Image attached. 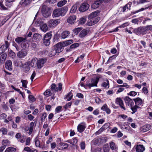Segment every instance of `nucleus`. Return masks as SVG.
<instances>
[{"label":"nucleus","instance_id":"nucleus-23","mask_svg":"<svg viewBox=\"0 0 152 152\" xmlns=\"http://www.w3.org/2000/svg\"><path fill=\"white\" fill-rule=\"evenodd\" d=\"M88 31L85 29L82 30L79 34V37L80 38H83L85 37L88 33Z\"/></svg>","mask_w":152,"mask_h":152},{"label":"nucleus","instance_id":"nucleus-3","mask_svg":"<svg viewBox=\"0 0 152 152\" xmlns=\"http://www.w3.org/2000/svg\"><path fill=\"white\" fill-rule=\"evenodd\" d=\"M52 35L51 33L46 34L43 37V43L46 46H49L50 43V40Z\"/></svg>","mask_w":152,"mask_h":152},{"label":"nucleus","instance_id":"nucleus-63","mask_svg":"<svg viewBox=\"0 0 152 152\" xmlns=\"http://www.w3.org/2000/svg\"><path fill=\"white\" fill-rule=\"evenodd\" d=\"M31 2L30 0H25L23 2V4L26 6L27 5L29 4Z\"/></svg>","mask_w":152,"mask_h":152},{"label":"nucleus","instance_id":"nucleus-35","mask_svg":"<svg viewBox=\"0 0 152 152\" xmlns=\"http://www.w3.org/2000/svg\"><path fill=\"white\" fill-rule=\"evenodd\" d=\"M7 56V54L6 53H4L0 56V61L1 63H3L5 60Z\"/></svg>","mask_w":152,"mask_h":152},{"label":"nucleus","instance_id":"nucleus-47","mask_svg":"<svg viewBox=\"0 0 152 152\" xmlns=\"http://www.w3.org/2000/svg\"><path fill=\"white\" fill-rule=\"evenodd\" d=\"M109 148L108 145L107 144L104 145V146L103 151L104 152H109Z\"/></svg>","mask_w":152,"mask_h":152},{"label":"nucleus","instance_id":"nucleus-40","mask_svg":"<svg viewBox=\"0 0 152 152\" xmlns=\"http://www.w3.org/2000/svg\"><path fill=\"white\" fill-rule=\"evenodd\" d=\"M34 125V122H32L30 124V127L29 129V132H28V134L29 135H31L33 132V127Z\"/></svg>","mask_w":152,"mask_h":152},{"label":"nucleus","instance_id":"nucleus-16","mask_svg":"<svg viewBox=\"0 0 152 152\" xmlns=\"http://www.w3.org/2000/svg\"><path fill=\"white\" fill-rule=\"evenodd\" d=\"M136 151L137 152H143L145 149V147L142 145H138L135 147Z\"/></svg>","mask_w":152,"mask_h":152},{"label":"nucleus","instance_id":"nucleus-59","mask_svg":"<svg viewBox=\"0 0 152 152\" xmlns=\"http://www.w3.org/2000/svg\"><path fill=\"white\" fill-rule=\"evenodd\" d=\"M72 141L73 142V145H74L77 144L78 142V140L77 139V137H73L72 138Z\"/></svg>","mask_w":152,"mask_h":152},{"label":"nucleus","instance_id":"nucleus-4","mask_svg":"<svg viewBox=\"0 0 152 152\" xmlns=\"http://www.w3.org/2000/svg\"><path fill=\"white\" fill-rule=\"evenodd\" d=\"M42 15L45 18H47L50 15V9L47 6L43 5L41 10Z\"/></svg>","mask_w":152,"mask_h":152},{"label":"nucleus","instance_id":"nucleus-54","mask_svg":"<svg viewBox=\"0 0 152 152\" xmlns=\"http://www.w3.org/2000/svg\"><path fill=\"white\" fill-rule=\"evenodd\" d=\"M0 131L2 132V134L4 135L7 134V130L6 128H1Z\"/></svg>","mask_w":152,"mask_h":152},{"label":"nucleus","instance_id":"nucleus-14","mask_svg":"<svg viewBox=\"0 0 152 152\" xmlns=\"http://www.w3.org/2000/svg\"><path fill=\"white\" fill-rule=\"evenodd\" d=\"M115 103L119 105L121 108L124 110H125V108L124 104L123 102L122 99L120 97L117 98L115 99Z\"/></svg>","mask_w":152,"mask_h":152},{"label":"nucleus","instance_id":"nucleus-12","mask_svg":"<svg viewBox=\"0 0 152 152\" xmlns=\"http://www.w3.org/2000/svg\"><path fill=\"white\" fill-rule=\"evenodd\" d=\"M86 127V124L85 122H83L80 123L77 126V130L78 132L81 133L83 132Z\"/></svg>","mask_w":152,"mask_h":152},{"label":"nucleus","instance_id":"nucleus-46","mask_svg":"<svg viewBox=\"0 0 152 152\" xmlns=\"http://www.w3.org/2000/svg\"><path fill=\"white\" fill-rule=\"evenodd\" d=\"M73 42V41L72 40L70 39L64 42V44L65 46H66L72 43Z\"/></svg>","mask_w":152,"mask_h":152},{"label":"nucleus","instance_id":"nucleus-28","mask_svg":"<svg viewBox=\"0 0 152 152\" xmlns=\"http://www.w3.org/2000/svg\"><path fill=\"white\" fill-rule=\"evenodd\" d=\"M136 105L137 106L141 105L142 104V100L140 98H137L134 99Z\"/></svg>","mask_w":152,"mask_h":152},{"label":"nucleus","instance_id":"nucleus-6","mask_svg":"<svg viewBox=\"0 0 152 152\" xmlns=\"http://www.w3.org/2000/svg\"><path fill=\"white\" fill-rule=\"evenodd\" d=\"M134 32L137 35L144 34L146 32V29L144 27H140L137 28H135L134 30Z\"/></svg>","mask_w":152,"mask_h":152},{"label":"nucleus","instance_id":"nucleus-58","mask_svg":"<svg viewBox=\"0 0 152 152\" xmlns=\"http://www.w3.org/2000/svg\"><path fill=\"white\" fill-rule=\"evenodd\" d=\"M128 94L131 96H135L137 94V92L134 91H131Z\"/></svg>","mask_w":152,"mask_h":152},{"label":"nucleus","instance_id":"nucleus-57","mask_svg":"<svg viewBox=\"0 0 152 152\" xmlns=\"http://www.w3.org/2000/svg\"><path fill=\"white\" fill-rule=\"evenodd\" d=\"M86 18L84 17L80 19L79 23L81 24H83L86 22Z\"/></svg>","mask_w":152,"mask_h":152},{"label":"nucleus","instance_id":"nucleus-7","mask_svg":"<svg viewBox=\"0 0 152 152\" xmlns=\"http://www.w3.org/2000/svg\"><path fill=\"white\" fill-rule=\"evenodd\" d=\"M10 44L7 41H5V44L0 45V55L5 52L9 47Z\"/></svg>","mask_w":152,"mask_h":152},{"label":"nucleus","instance_id":"nucleus-24","mask_svg":"<svg viewBox=\"0 0 152 152\" xmlns=\"http://www.w3.org/2000/svg\"><path fill=\"white\" fill-rule=\"evenodd\" d=\"M26 39V37H18L15 39V41L18 44H20L21 42L22 43L25 42Z\"/></svg>","mask_w":152,"mask_h":152},{"label":"nucleus","instance_id":"nucleus-44","mask_svg":"<svg viewBox=\"0 0 152 152\" xmlns=\"http://www.w3.org/2000/svg\"><path fill=\"white\" fill-rule=\"evenodd\" d=\"M99 2L97 1H96L92 5L91 7L94 9H96L99 7Z\"/></svg>","mask_w":152,"mask_h":152},{"label":"nucleus","instance_id":"nucleus-52","mask_svg":"<svg viewBox=\"0 0 152 152\" xmlns=\"http://www.w3.org/2000/svg\"><path fill=\"white\" fill-rule=\"evenodd\" d=\"M28 98L31 102H34L36 100V98L32 95H29Z\"/></svg>","mask_w":152,"mask_h":152},{"label":"nucleus","instance_id":"nucleus-39","mask_svg":"<svg viewBox=\"0 0 152 152\" xmlns=\"http://www.w3.org/2000/svg\"><path fill=\"white\" fill-rule=\"evenodd\" d=\"M56 54H57L56 50L55 48H53L52 49L49 53V56H50L52 57L55 56Z\"/></svg>","mask_w":152,"mask_h":152},{"label":"nucleus","instance_id":"nucleus-41","mask_svg":"<svg viewBox=\"0 0 152 152\" xmlns=\"http://www.w3.org/2000/svg\"><path fill=\"white\" fill-rule=\"evenodd\" d=\"M73 96V94L70 91L68 93L67 95H66V97L65 98V99H67V101H69L71 99Z\"/></svg>","mask_w":152,"mask_h":152},{"label":"nucleus","instance_id":"nucleus-10","mask_svg":"<svg viewBox=\"0 0 152 152\" xmlns=\"http://www.w3.org/2000/svg\"><path fill=\"white\" fill-rule=\"evenodd\" d=\"M110 124L109 123H105L100 129L96 132V135H98L101 133L102 132L105 130L110 126Z\"/></svg>","mask_w":152,"mask_h":152},{"label":"nucleus","instance_id":"nucleus-56","mask_svg":"<svg viewBox=\"0 0 152 152\" xmlns=\"http://www.w3.org/2000/svg\"><path fill=\"white\" fill-rule=\"evenodd\" d=\"M79 45V44L78 43H76L71 45L70 47L71 49H74L78 47Z\"/></svg>","mask_w":152,"mask_h":152},{"label":"nucleus","instance_id":"nucleus-55","mask_svg":"<svg viewBox=\"0 0 152 152\" xmlns=\"http://www.w3.org/2000/svg\"><path fill=\"white\" fill-rule=\"evenodd\" d=\"M9 55L12 58H14L15 56V53L13 52L11 50L9 52Z\"/></svg>","mask_w":152,"mask_h":152},{"label":"nucleus","instance_id":"nucleus-9","mask_svg":"<svg viewBox=\"0 0 152 152\" xmlns=\"http://www.w3.org/2000/svg\"><path fill=\"white\" fill-rule=\"evenodd\" d=\"M89 7V5L86 3H84L82 4L80 7L79 10L80 11L83 12L87 10Z\"/></svg>","mask_w":152,"mask_h":152},{"label":"nucleus","instance_id":"nucleus-8","mask_svg":"<svg viewBox=\"0 0 152 152\" xmlns=\"http://www.w3.org/2000/svg\"><path fill=\"white\" fill-rule=\"evenodd\" d=\"M15 137L17 139L18 142L22 143L25 142L26 138V136L24 135H22L20 133H17L15 135Z\"/></svg>","mask_w":152,"mask_h":152},{"label":"nucleus","instance_id":"nucleus-25","mask_svg":"<svg viewBox=\"0 0 152 152\" xmlns=\"http://www.w3.org/2000/svg\"><path fill=\"white\" fill-rule=\"evenodd\" d=\"M50 90L53 93V94L55 95V93L58 91V87L55 84L53 83L51 86Z\"/></svg>","mask_w":152,"mask_h":152},{"label":"nucleus","instance_id":"nucleus-62","mask_svg":"<svg viewBox=\"0 0 152 152\" xmlns=\"http://www.w3.org/2000/svg\"><path fill=\"white\" fill-rule=\"evenodd\" d=\"M129 25V23L128 22H126L125 23H123L122 25H120L119 26V27H120V28H122L125 27L127 26H128Z\"/></svg>","mask_w":152,"mask_h":152},{"label":"nucleus","instance_id":"nucleus-30","mask_svg":"<svg viewBox=\"0 0 152 152\" xmlns=\"http://www.w3.org/2000/svg\"><path fill=\"white\" fill-rule=\"evenodd\" d=\"M70 34V32L68 31H64L61 34V36L62 38L64 39L66 38Z\"/></svg>","mask_w":152,"mask_h":152},{"label":"nucleus","instance_id":"nucleus-37","mask_svg":"<svg viewBox=\"0 0 152 152\" xmlns=\"http://www.w3.org/2000/svg\"><path fill=\"white\" fill-rule=\"evenodd\" d=\"M37 61V58H33L31 61H28L27 62H29L30 66L33 67L34 66V64L36 63Z\"/></svg>","mask_w":152,"mask_h":152},{"label":"nucleus","instance_id":"nucleus-42","mask_svg":"<svg viewBox=\"0 0 152 152\" xmlns=\"http://www.w3.org/2000/svg\"><path fill=\"white\" fill-rule=\"evenodd\" d=\"M77 9V4H74L73 6L72 7L71 9L70 12L71 13H75Z\"/></svg>","mask_w":152,"mask_h":152},{"label":"nucleus","instance_id":"nucleus-38","mask_svg":"<svg viewBox=\"0 0 152 152\" xmlns=\"http://www.w3.org/2000/svg\"><path fill=\"white\" fill-rule=\"evenodd\" d=\"M67 2L66 0H63V1H60L57 3V6L59 7H61L64 4H65Z\"/></svg>","mask_w":152,"mask_h":152},{"label":"nucleus","instance_id":"nucleus-2","mask_svg":"<svg viewBox=\"0 0 152 152\" xmlns=\"http://www.w3.org/2000/svg\"><path fill=\"white\" fill-rule=\"evenodd\" d=\"M102 77L101 75H99L93 78L91 80V83L86 84V86H88L89 88L94 86H97V84L99 80V79Z\"/></svg>","mask_w":152,"mask_h":152},{"label":"nucleus","instance_id":"nucleus-32","mask_svg":"<svg viewBox=\"0 0 152 152\" xmlns=\"http://www.w3.org/2000/svg\"><path fill=\"white\" fill-rule=\"evenodd\" d=\"M40 29L44 32H46L48 30V27L46 23L43 24L40 26Z\"/></svg>","mask_w":152,"mask_h":152},{"label":"nucleus","instance_id":"nucleus-11","mask_svg":"<svg viewBox=\"0 0 152 152\" xmlns=\"http://www.w3.org/2000/svg\"><path fill=\"white\" fill-rule=\"evenodd\" d=\"M58 149L59 150H64L67 149L69 146V144L61 142L57 145Z\"/></svg>","mask_w":152,"mask_h":152},{"label":"nucleus","instance_id":"nucleus-22","mask_svg":"<svg viewBox=\"0 0 152 152\" xmlns=\"http://www.w3.org/2000/svg\"><path fill=\"white\" fill-rule=\"evenodd\" d=\"M45 63V60L43 59H40L37 61V68L39 69H41Z\"/></svg>","mask_w":152,"mask_h":152},{"label":"nucleus","instance_id":"nucleus-18","mask_svg":"<svg viewBox=\"0 0 152 152\" xmlns=\"http://www.w3.org/2000/svg\"><path fill=\"white\" fill-rule=\"evenodd\" d=\"M99 13V11H96L92 12L88 16V18L89 19H95V18L98 16Z\"/></svg>","mask_w":152,"mask_h":152},{"label":"nucleus","instance_id":"nucleus-50","mask_svg":"<svg viewBox=\"0 0 152 152\" xmlns=\"http://www.w3.org/2000/svg\"><path fill=\"white\" fill-rule=\"evenodd\" d=\"M34 140L35 144L36 147H39L40 148L41 147L40 145V141L38 140V139L37 137H36V138H35Z\"/></svg>","mask_w":152,"mask_h":152},{"label":"nucleus","instance_id":"nucleus-60","mask_svg":"<svg viewBox=\"0 0 152 152\" xmlns=\"http://www.w3.org/2000/svg\"><path fill=\"white\" fill-rule=\"evenodd\" d=\"M62 107L61 106H59L57 107L55 109V111L57 112V113H59L62 110Z\"/></svg>","mask_w":152,"mask_h":152},{"label":"nucleus","instance_id":"nucleus-31","mask_svg":"<svg viewBox=\"0 0 152 152\" xmlns=\"http://www.w3.org/2000/svg\"><path fill=\"white\" fill-rule=\"evenodd\" d=\"M101 109L104 111H105L107 114H109L110 113V110L108 107L107 105L106 104H104L101 107Z\"/></svg>","mask_w":152,"mask_h":152},{"label":"nucleus","instance_id":"nucleus-34","mask_svg":"<svg viewBox=\"0 0 152 152\" xmlns=\"http://www.w3.org/2000/svg\"><path fill=\"white\" fill-rule=\"evenodd\" d=\"M110 148L113 150L116 151L118 149L117 146L115 145V144L114 142H111L110 145Z\"/></svg>","mask_w":152,"mask_h":152},{"label":"nucleus","instance_id":"nucleus-61","mask_svg":"<svg viewBox=\"0 0 152 152\" xmlns=\"http://www.w3.org/2000/svg\"><path fill=\"white\" fill-rule=\"evenodd\" d=\"M31 139L30 137H28L26 141V145H29L30 143Z\"/></svg>","mask_w":152,"mask_h":152},{"label":"nucleus","instance_id":"nucleus-19","mask_svg":"<svg viewBox=\"0 0 152 152\" xmlns=\"http://www.w3.org/2000/svg\"><path fill=\"white\" fill-rule=\"evenodd\" d=\"M90 20L88 21L87 23V25L89 26H92L96 24L99 21L98 19L97 18L95 19H91Z\"/></svg>","mask_w":152,"mask_h":152},{"label":"nucleus","instance_id":"nucleus-1","mask_svg":"<svg viewBox=\"0 0 152 152\" xmlns=\"http://www.w3.org/2000/svg\"><path fill=\"white\" fill-rule=\"evenodd\" d=\"M68 11V8L64 7L61 8L55 9L53 12V16L57 17L60 16H64Z\"/></svg>","mask_w":152,"mask_h":152},{"label":"nucleus","instance_id":"nucleus-17","mask_svg":"<svg viewBox=\"0 0 152 152\" xmlns=\"http://www.w3.org/2000/svg\"><path fill=\"white\" fill-rule=\"evenodd\" d=\"M5 67L6 69L9 70L11 71L12 70V62L10 60H8L6 62Z\"/></svg>","mask_w":152,"mask_h":152},{"label":"nucleus","instance_id":"nucleus-27","mask_svg":"<svg viewBox=\"0 0 152 152\" xmlns=\"http://www.w3.org/2000/svg\"><path fill=\"white\" fill-rule=\"evenodd\" d=\"M30 65H29V62H26L23 65V70L25 72H28L30 69L29 67Z\"/></svg>","mask_w":152,"mask_h":152},{"label":"nucleus","instance_id":"nucleus-5","mask_svg":"<svg viewBox=\"0 0 152 152\" xmlns=\"http://www.w3.org/2000/svg\"><path fill=\"white\" fill-rule=\"evenodd\" d=\"M59 19H51L48 22V24L50 28H53L56 26L60 23Z\"/></svg>","mask_w":152,"mask_h":152},{"label":"nucleus","instance_id":"nucleus-53","mask_svg":"<svg viewBox=\"0 0 152 152\" xmlns=\"http://www.w3.org/2000/svg\"><path fill=\"white\" fill-rule=\"evenodd\" d=\"M80 145L81 149L84 150L85 149L86 146L85 143L83 141L81 142L80 144Z\"/></svg>","mask_w":152,"mask_h":152},{"label":"nucleus","instance_id":"nucleus-21","mask_svg":"<svg viewBox=\"0 0 152 152\" xmlns=\"http://www.w3.org/2000/svg\"><path fill=\"white\" fill-rule=\"evenodd\" d=\"M151 129V126L150 125L147 124L144 125L140 128L141 132H145Z\"/></svg>","mask_w":152,"mask_h":152},{"label":"nucleus","instance_id":"nucleus-29","mask_svg":"<svg viewBox=\"0 0 152 152\" xmlns=\"http://www.w3.org/2000/svg\"><path fill=\"white\" fill-rule=\"evenodd\" d=\"M33 37L36 41H40L42 39V37L41 34L36 33L33 35Z\"/></svg>","mask_w":152,"mask_h":152},{"label":"nucleus","instance_id":"nucleus-20","mask_svg":"<svg viewBox=\"0 0 152 152\" xmlns=\"http://www.w3.org/2000/svg\"><path fill=\"white\" fill-rule=\"evenodd\" d=\"M44 94L45 96H52L51 98L52 99H54L55 98L54 96L55 94H53V93L50 90H47L44 93Z\"/></svg>","mask_w":152,"mask_h":152},{"label":"nucleus","instance_id":"nucleus-33","mask_svg":"<svg viewBox=\"0 0 152 152\" xmlns=\"http://www.w3.org/2000/svg\"><path fill=\"white\" fill-rule=\"evenodd\" d=\"M10 143V142L8 139L4 140L2 142V146L5 147V148H6V146L9 145Z\"/></svg>","mask_w":152,"mask_h":152},{"label":"nucleus","instance_id":"nucleus-45","mask_svg":"<svg viewBox=\"0 0 152 152\" xmlns=\"http://www.w3.org/2000/svg\"><path fill=\"white\" fill-rule=\"evenodd\" d=\"M43 23L42 20L40 18L38 19L35 22L36 25L38 26H41Z\"/></svg>","mask_w":152,"mask_h":152},{"label":"nucleus","instance_id":"nucleus-26","mask_svg":"<svg viewBox=\"0 0 152 152\" xmlns=\"http://www.w3.org/2000/svg\"><path fill=\"white\" fill-rule=\"evenodd\" d=\"M76 19L75 15H72L70 16L67 19V22L70 23H74Z\"/></svg>","mask_w":152,"mask_h":152},{"label":"nucleus","instance_id":"nucleus-13","mask_svg":"<svg viewBox=\"0 0 152 152\" xmlns=\"http://www.w3.org/2000/svg\"><path fill=\"white\" fill-rule=\"evenodd\" d=\"M124 100L126 106H128L130 107L134 105V103L132 100L128 96L125 97Z\"/></svg>","mask_w":152,"mask_h":152},{"label":"nucleus","instance_id":"nucleus-15","mask_svg":"<svg viewBox=\"0 0 152 152\" xmlns=\"http://www.w3.org/2000/svg\"><path fill=\"white\" fill-rule=\"evenodd\" d=\"M27 54V51L25 50H21L19 51L17 53L18 57L20 58H23Z\"/></svg>","mask_w":152,"mask_h":152},{"label":"nucleus","instance_id":"nucleus-36","mask_svg":"<svg viewBox=\"0 0 152 152\" xmlns=\"http://www.w3.org/2000/svg\"><path fill=\"white\" fill-rule=\"evenodd\" d=\"M106 82H103L101 86L104 88H108L109 87V82L108 80H107Z\"/></svg>","mask_w":152,"mask_h":152},{"label":"nucleus","instance_id":"nucleus-48","mask_svg":"<svg viewBox=\"0 0 152 152\" xmlns=\"http://www.w3.org/2000/svg\"><path fill=\"white\" fill-rule=\"evenodd\" d=\"M130 107L133 113H134L137 111V109L139 108L138 106L136 105L134 107L131 106Z\"/></svg>","mask_w":152,"mask_h":152},{"label":"nucleus","instance_id":"nucleus-64","mask_svg":"<svg viewBox=\"0 0 152 152\" xmlns=\"http://www.w3.org/2000/svg\"><path fill=\"white\" fill-rule=\"evenodd\" d=\"M145 28L146 29L147 32L148 30H152V26L148 25L146 26H145Z\"/></svg>","mask_w":152,"mask_h":152},{"label":"nucleus","instance_id":"nucleus-51","mask_svg":"<svg viewBox=\"0 0 152 152\" xmlns=\"http://www.w3.org/2000/svg\"><path fill=\"white\" fill-rule=\"evenodd\" d=\"M82 28H77L74 29L73 30V32L75 34H77L78 33L82 30Z\"/></svg>","mask_w":152,"mask_h":152},{"label":"nucleus","instance_id":"nucleus-49","mask_svg":"<svg viewBox=\"0 0 152 152\" xmlns=\"http://www.w3.org/2000/svg\"><path fill=\"white\" fill-rule=\"evenodd\" d=\"M2 107L3 110L7 111L9 108L8 103H6V104L2 105Z\"/></svg>","mask_w":152,"mask_h":152},{"label":"nucleus","instance_id":"nucleus-43","mask_svg":"<svg viewBox=\"0 0 152 152\" xmlns=\"http://www.w3.org/2000/svg\"><path fill=\"white\" fill-rule=\"evenodd\" d=\"M131 3H129L126 5L125 6H124L123 8V12H125L126 10V9H127L128 10H130L131 6Z\"/></svg>","mask_w":152,"mask_h":152}]
</instances>
